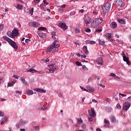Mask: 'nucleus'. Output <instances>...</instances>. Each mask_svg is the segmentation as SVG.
I'll list each match as a JSON object with an SVG mask.
<instances>
[{"mask_svg": "<svg viewBox=\"0 0 131 131\" xmlns=\"http://www.w3.org/2000/svg\"><path fill=\"white\" fill-rule=\"evenodd\" d=\"M21 80L23 83L25 84V85H28V83H27V82L26 81L25 78L24 77H20Z\"/></svg>", "mask_w": 131, "mask_h": 131, "instance_id": "4be33fe9", "label": "nucleus"}, {"mask_svg": "<svg viewBox=\"0 0 131 131\" xmlns=\"http://www.w3.org/2000/svg\"><path fill=\"white\" fill-rule=\"evenodd\" d=\"M96 43V41L94 40H91V45H95Z\"/></svg>", "mask_w": 131, "mask_h": 131, "instance_id": "6e6d98bb", "label": "nucleus"}, {"mask_svg": "<svg viewBox=\"0 0 131 131\" xmlns=\"http://www.w3.org/2000/svg\"><path fill=\"white\" fill-rule=\"evenodd\" d=\"M96 62L99 65H103L104 60H103V57H99L96 59Z\"/></svg>", "mask_w": 131, "mask_h": 131, "instance_id": "6e6552de", "label": "nucleus"}, {"mask_svg": "<svg viewBox=\"0 0 131 131\" xmlns=\"http://www.w3.org/2000/svg\"><path fill=\"white\" fill-rule=\"evenodd\" d=\"M106 36L107 37H108V38H109V39H110V38H111V33H107L106 34Z\"/></svg>", "mask_w": 131, "mask_h": 131, "instance_id": "c756f323", "label": "nucleus"}, {"mask_svg": "<svg viewBox=\"0 0 131 131\" xmlns=\"http://www.w3.org/2000/svg\"><path fill=\"white\" fill-rule=\"evenodd\" d=\"M76 65H77V66H80V65H81V64L80 63V62H79V61H76Z\"/></svg>", "mask_w": 131, "mask_h": 131, "instance_id": "864d4df0", "label": "nucleus"}, {"mask_svg": "<svg viewBox=\"0 0 131 131\" xmlns=\"http://www.w3.org/2000/svg\"><path fill=\"white\" fill-rule=\"evenodd\" d=\"M27 93L28 95H33V91L32 90H29L27 91Z\"/></svg>", "mask_w": 131, "mask_h": 131, "instance_id": "bb28decb", "label": "nucleus"}, {"mask_svg": "<svg viewBox=\"0 0 131 131\" xmlns=\"http://www.w3.org/2000/svg\"><path fill=\"white\" fill-rule=\"evenodd\" d=\"M39 2H40V0H34V3H35V5L39 4Z\"/></svg>", "mask_w": 131, "mask_h": 131, "instance_id": "4c0bfd02", "label": "nucleus"}, {"mask_svg": "<svg viewBox=\"0 0 131 131\" xmlns=\"http://www.w3.org/2000/svg\"><path fill=\"white\" fill-rule=\"evenodd\" d=\"M7 34L9 37H11L12 38H14V35H13V33H11L10 31L7 32Z\"/></svg>", "mask_w": 131, "mask_h": 131, "instance_id": "aec40b11", "label": "nucleus"}, {"mask_svg": "<svg viewBox=\"0 0 131 131\" xmlns=\"http://www.w3.org/2000/svg\"><path fill=\"white\" fill-rule=\"evenodd\" d=\"M12 77H14L15 78H16L17 79H19V76L17 75H14Z\"/></svg>", "mask_w": 131, "mask_h": 131, "instance_id": "09e8293b", "label": "nucleus"}, {"mask_svg": "<svg viewBox=\"0 0 131 131\" xmlns=\"http://www.w3.org/2000/svg\"><path fill=\"white\" fill-rule=\"evenodd\" d=\"M36 91L37 92H39V93H46V91H45V90H41V89H37L36 90Z\"/></svg>", "mask_w": 131, "mask_h": 131, "instance_id": "a878e982", "label": "nucleus"}, {"mask_svg": "<svg viewBox=\"0 0 131 131\" xmlns=\"http://www.w3.org/2000/svg\"><path fill=\"white\" fill-rule=\"evenodd\" d=\"M93 117H91L89 118V120L90 121V122H92L93 120H94V119L93 118Z\"/></svg>", "mask_w": 131, "mask_h": 131, "instance_id": "37998d69", "label": "nucleus"}, {"mask_svg": "<svg viewBox=\"0 0 131 131\" xmlns=\"http://www.w3.org/2000/svg\"><path fill=\"white\" fill-rule=\"evenodd\" d=\"M30 13L33 15V8H31V10L30 11Z\"/></svg>", "mask_w": 131, "mask_h": 131, "instance_id": "8fccbe9b", "label": "nucleus"}, {"mask_svg": "<svg viewBox=\"0 0 131 131\" xmlns=\"http://www.w3.org/2000/svg\"><path fill=\"white\" fill-rule=\"evenodd\" d=\"M116 3L119 7H124V2L121 0H117Z\"/></svg>", "mask_w": 131, "mask_h": 131, "instance_id": "1a4fd4ad", "label": "nucleus"}, {"mask_svg": "<svg viewBox=\"0 0 131 131\" xmlns=\"http://www.w3.org/2000/svg\"><path fill=\"white\" fill-rule=\"evenodd\" d=\"M92 101L93 103H98V101H97V100L92 99Z\"/></svg>", "mask_w": 131, "mask_h": 131, "instance_id": "bf43d9fd", "label": "nucleus"}, {"mask_svg": "<svg viewBox=\"0 0 131 131\" xmlns=\"http://www.w3.org/2000/svg\"><path fill=\"white\" fill-rule=\"evenodd\" d=\"M81 58H86V55H81Z\"/></svg>", "mask_w": 131, "mask_h": 131, "instance_id": "680f3d73", "label": "nucleus"}, {"mask_svg": "<svg viewBox=\"0 0 131 131\" xmlns=\"http://www.w3.org/2000/svg\"><path fill=\"white\" fill-rule=\"evenodd\" d=\"M43 3L45 4V5H48L49 3H48L47 2V0H43Z\"/></svg>", "mask_w": 131, "mask_h": 131, "instance_id": "4d7b16f0", "label": "nucleus"}, {"mask_svg": "<svg viewBox=\"0 0 131 131\" xmlns=\"http://www.w3.org/2000/svg\"><path fill=\"white\" fill-rule=\"evenodd\" d=\"M83 52L85 53V54L88 55V54H89V51L88 50V47L85 46L83 47Z\"/></svg>", "mask_w": 131, "mask_h": 131, "instance_id": "412c9836", "label": "nucleus"}, {"mask_svg": "<svg viewBox=\"0 0 131 131\" xmlns=\"http://www.w3.org/2000/svg\"><path fill=\"white\" fill-rule=\"evenodd\" d=\"M75 33H79L80 32V30L78 28L75 29Z\"/></svg>", "mask_w": 131, "mask_h": 131, "instance_id": "f704fd0d", "label": "nucleus"}, {"mask_svg": "<svg viewBox=\"0 0 131 131\" xmlns=\"http://www.w3.org/2000/svg\"><path fill=\"white\" fill-rule=\"evenodd\" d=\"M89 91H90V92H94V91H95V90L94 89V88H90L89 89Z\"/></svg>", "mask_w": 131, "mask_h": 131, "instance_id": "603ef678", "label": "nucleus"}, {"mask_svg": "<svg viewBox=\"0 0 131 131\" xmlns=\"http://www.w3.org/2000/svg\"><path fill=\"white\" fill-rule=\"evenodd\" d=\"M33 129H34V130H39V126H34L33 127Z\"/></svg>", "mask_w": 131, "mask_h": 131, "instance_id": "7c9ffc66", "label": "nucleus"}, {"mask_svg": "<svg viewBox=\"0 0 131 131\" xmlns=\"http://www.w3.org/2000/svg\"><path fill=\"white\" fill-rule=\"evenodd\" d=\"M111 119L112 122H113L114 123L116 122V118H115V117H114V116H112L111 117Z\"/></svg>", "mask_w": 131, "mask_h": 131, "instance_id": "5701e85b", "label": "nucleus"}, {"mask_svg": "<svg viewBox=\"0 0 131 131\" xmlns=\"http://www.w3.org/2000/svg\"><path fill=\"white\" fill-rule=\"evenodd\" d=\"M94 110V108H91V111H88V113L91 117H95L96 116V113Z\"/></svg>", "mask_w": 131, "mask_h": 131, "instance_id": "423d86ee", "label": "nucleus"}, {"mask_svg": "<svg viewBox=\"0 0 131 131\" xmlns=\"http://www.w3.org/2000/svg\"><path fill=\"white\" fill-rule=\"evenodd\" d=\"M102 31V29L101 28H98V29H96L95 32H101Z\"/></svg>", "mask_w": 131, "mask_h": 131, "instance_id": "72a5a7b5", "label": "nucleus"}, {"mask_svg": "<svg viewBox=\"0 0 131 131\" xmlns=\"http://www.w3.org/2000/svg\"><path fill=\"white\" fill-rule=\"evenodd\" d=\"M130 103L126 102H125L123 105V110L124 111H127L128 109H129V107H130Z\"/></svg>", "mask_w": 131, "mask_h": 131, "instance_id": "39448f33", "label": "nucleus"}, {"mask_svg": "<svg viewBox=\"0 0 131 131\" xmlns=\"http://www.w3.org/2000/svg\"><path fill=\"white\" fill-rule=\"evenodd\" d=\"M104 122L105 123L104 126H105V127H109L110 126V122L109 121L107 120V119H104Z\"/></svg>", "mask_w": 131, "mask_h": 131, "instance_id": "ddd939ff", "label": "nucleus"}, {"mask_svg": "<svg viewBox=\"0 0 131 131\" xmlns=\"http://www.w3.org/2000/svg\"><path fill=\"white\" fill-rule=\"evenodd\" d=\"M103 22V19L99 18H95L91 23L92 27H98L101 23Z\"/></svg>", "mask_w": 131, "mask_h": 131, "instance_id": "f03ea898", "label": "nucleus"}, {"mask_svg": "<svg viewBox=\"0 0 131 131\" xmlns=\"http://www.w3.org/2000/svg\"><path fill=\"white\" fill-rule=\"evenodd\" d=\"M30 41H31V40H30V39H26L25 40V42H26V43H29Z\"/></svg>", "mask_w": 131, "mask_h": 131, "instance_id": "ea45409f", "label": "nucleus"}, {"mask_svg": "<svg viewBox=\"0 0 131 131\" xmlns=\"http://www.w3.org/2000/svg\"><path fill=\"white\" fill-rule=\"evenodd\" d=\"M4 115L5 114L4 113V112H0V116L3 117Z\"/></svg>", "mask_w": 131, "mask_h": 131, "instance_id": "5fc2aeb1", "label": "nucleus"}, {"mask_svg": "<svg viewBox=\"0 0 131 131\" xmlns=\"http://www.w3.org/2000/svg\"><path fill=\"white\" fill-rule=\"evenodd\" d=\"M29 25L32 27H38V24L36 22L29 23Z\"/></svg>", "mask_w": 131, "mask_h": 131, "instance_id": "f8f14e48", "label": "nucleus"}, {"mask_svg": "<svg viewBox=\"0 0 131 131\" xmlns=\"http://www.w3.org/2000/svg\"><path fill=\"white\" fill-rule=\"evenodd\" d=\"M84 23L88 25V24H90L91 22H92V18L88 15H84Z\"/></svg>", "mask_w": 131, "mask_h": 131, "instance_id": "20e7f679", "label": "nucleus"}, {"mask_svg": "<svg viewBox=\"0 0 131 131\" xmlns=\"http://www.w3.org/2000/svg\"><path fill=\"white\" fill-rule=\"evenodd\" d=\"M4 29V24L0 25V30H3Z\"/></svg>", "mask_w": 131, "mask_h": 131, "instance_id": "c03bdc74", "label": "nucleus"}, {"mask_svg": "<svg viewBox=\"0 0 131 131\" xmlns=\"http://www.w3.org/2000/svg\"><path fill=\"white\" fill-rule=\"evenodd\" d=\"M111 8V4L107 3L102 7V12L104 14L108 13Z\"/></svg>", "mask_w": 131, "mask_h": 131, "instance_id": "7ed1b4c3", "label": "nucleus"}, {"mask_svg": "<svg viewBox=\"0 0 131 131\" xmlns=\"http://www.w3.org/2000/svg\"><path fill=\"white\" fill-rule=\"evenodd\" d=\"M123 61L126 62V63L127 64V65H129V63H130V62L129 61V60H128V58H127V57H126V56L124 55L123 56Z\"/></svg>", "mask_w": 131, "mask_h": 131, "instance_id": "4468645a", "label": "nucleus"}, {"mask_svg": "<svg viewBox=\"0 0 131 131\" xmlns=\"http://www.w3.org/2000/svg\"><path fill=\"white\" fill-rule=\"evenodd\" d=\"M111 26L112 28L115 29L117 28V24H116V23L113 21V23H111Z\"/></svg>", "mask_w": 131, "mask_h": 131, "instance_id": "dca6fc26", "label": "nucleus"}, {"mask_svg": "<svg viewBox=\"0 0 131 131\" xmlns=\"http://www.w3.org/2000/svg\"><path fill=\"white\" fill-rule=\"evenodd\" d=\"M12 34L13 35V37H15L17 36L18 34H19V31L17 30V29H14L12 31Z\"/></svg>", "mask_w": 131, "mask_h": 131, "instance_id": "9b49d317", "label": "nucleus"}, {"mask_svg": "<svg viewBox=\"0 0 131 131\" xmlns=\"http://www.w3.org/2000/svg\"><path fill=\"white\" fill-rule=\"evenodd\" d=\"M57 69H49V72L50 73H54L55 70H56Z\"/></svg>", "mask_w": 131, "mask_h": 131, "instance_id": "c85d7f7f", "label": "nucleus"}, {"mask_svg": "<svg viewBox=\"0 0 131 131\" xmlns=\"http://www.w3.org/2000/svg\"><path fill=\"white\" fill-rule=\"evenodd\" d=\"M118 22L120 24H125V20H124V18L118 19Z\"/></svg>", "mask_w": 131, "mask_h": 131, "instance_id": "2eb2a0df", "label": "nucleus"}, {"mask_svg": "<svg viewBox=\"0 0 131 131\" xmlns=\"http://www.w3.org/2000/svg\"><path fill=\"white\" fill-rule=\"evenodd\" d=\"M85 43L86 45H91V40H86V41H85Z\"/></svg>", "mask_w": 131, "mask_h": 131, "instance_id": "58836bf2", "label": "nucleus"}, {"mask_svg": "<svg viewBox=\"0 0 131 131\" xmlns=\"http://www.w3.org/2000/svg\"><path fill=\"white\" fill-rule=\"evenodd\" d=\"M51 35H52V36H56V32H51Z\"/></svg>", "mask_w": 131, "mask_h": 131, "instance_id": "49530a36", "label": "nucleus"}, {"mask_svg": "<svg viewBox=\"0 0 131 131\" xmlns=\"http://www.w3.org/2000/svg\"><path fill=\"white\" fill-rule=\"evenodd\" d=\"M16 93H17V94H22V92L20 91H16Z\"/></svg>", "mask_w": 131, "mask_h": 131, "instance_id": "69168bd1", "label": "nucleus"}, {"mask_svg": "<svg viewBox=\"0 0 131 131\" xmlns=\"http://www.w3.org/2000/svg\"><path fill=\"white\" fill-rule=\"evenodd\" d=\"M17 8H18L19 10H22V9H23V7L22 5H17Z\"/></svg>", "mask_w": 131, "mask_h": 131, "instance_id": "c9c22d12", "label": "nucleus"}, {"mask_svg": "<svg viewBox=\"0 0 131 131\" xmlns=\"http://www.w3.org/2000/svg\"><path fill=\"white\" fill-rule=\"evenodd\" d=\"M59 27H61L62 29L63 30H66L67 28H68V27L66 25V24L65 23H61L59 25Z\"/></svg>", "mask_w": 131, "mask_h": 131, "instance_id": "9d476101", "label": "nucleus"}, {"mask_svg": "<svg viewBox=\"0 0 131 131\" xmlns=\"http://www.w3.org/2000/svg\"><path fill=\"white\" fill-rule=\"evenodd\" d=\"M85 31L86 32H89V33H90V32H91V29H90V28H87V29H86L85 30Z\"/></svg>", "mask_w": 131, "mask_h": 131, "instance_id": "a18cd8bd", "label": "nucleus"}, {"mask_svg": "<svg viewBox=\"0 0 131 131\" xmlns=\"http://www.w3.org/2000/svg\"><path fill=\"white\" fill-rule=\"evenodd\" d=\"M44 107H41L40 108V110H42V111H45V110H47V109H48V107H45V106H43Z\"/></svg>", "mask_w": 131, "mask_h": 131, "instance_id": "a19ab883", "label": "nucleus"}, {"mask_svg": "<svg viewBox=\"0 0 131 131\" xmlns=\"http://www.w3.org/2000/svg\"><path fill=\"white\" fill-rule=\"evenodd\" d=\"M110 76H112V77H116V75L114 73H111L110 74Z\"/></svg>", "mask_w": 131, "mask_h": 131, "instance_id": "de8ad7c7", "label": "nucleus"}, {"mask_svg": "<svg viewBox=\"0 0 131 131\" xmlns=\"http://www.w3.org/2000/svg\"><path fill=\"white\" fill-rule=\"evenodd\" d=\"M28 72H31L32 73H35L36 72H38V71H36L35 69H30L28 71Z\"/></svg>", "mask_w": 131, "mask_h": 131, "instance_id": "393cba45", "label": "nucleus"}, {"mask_svg": "<svg viewBox=\"0 0 131 131\" xmlns=\"http://www.w3.org/2000/svg\"><path fill=\"white\" fill-rule=\"evenodd\" d=\"M20 131H25V129H24V128H21V129H20Z\"/></svg>", "mask_w": 131, "mask_h": 131, "instance_id": "774afa93", "label": "nucleus"}, {"mask_svg": "<svg viewBox=\"0 0 131 131\" xmlns=\"http://www.w3.org/2000/svg\"><path fill=\"white\" fill-rule=\"evenodd\" d=\"M38 30H47V28L45 27H40L38 28Z\"/></svg>", "mask_w": 131, "mask_h": 131, "instance_id": "cd10ccee", "label": "nucleus"}, {"mask_svg": "<svg viewBox=\"0 0 131 131\" xmlns=\"http://www.w3.org/2000/svg\"><path fill=\"white\" fill-rule=\"evenodd\" d=\"M99 43L101 45L103 46V45H105V40L103 39H99L98 40Z\"/></svg>", "mask_w": 131, "mask_h": 131, "instance_id": "b1692460", "label": "nucleus"}, {"mask_svg": "<svg viewBox=\"0 0 131 131\" xmlns=\"http://www.w3.org/2000/svg\"><path fill=\"white\" fill-rule=\"evenodd\" d=\"M17 80H13L11 82L8 83L7 86H13L16 82Z\"/></svg>", "mask_w": 131, "mask_h": 131, "instance_id": "f3484780", "label": "nucleus"}, {"mask_svg": "<svg viewBox=\"0 0 131 131\" xmlns=\"http://www.w3.org/2000/svg\"><path fill=\"white\" fill-rule=\"evenodd\" d=\"M80 89H81V90H82L83 91H85V92H88V91L86 89H85V88H84L83 87L80 86Z\"/></svg>", "mask_w": 131, "mask_h": 131, "instance_id": "3c124183", "label": "nucleus"}, {"mask_svg": "<svg viewBox=\"0 0 131 131\" xmlns=\"http://www.w3.org/2000/svg\"><path fill=\"white\" fill-rule=\"evenodd\" d=\"M127 100L128 101H131V96L128 97Z\"/></svg>", "mask_w": 131, "mask_h": 131, "instance_id": "338daca9", "label": "nucleus"}, {"mask_svg": "<svg viewBox=\"0 0 131 131\" xmlns=\"http://www.w3.org/2000/svg\"><path fill=\"white\" fill-rule=\"evenodd\" d=\"M3 38L4 39H5V40H6L7 41H8L9 43H10L12 40V39H10V38H8V36H3Z\"/></svg>", "mask_w": 131, "mask_h": 131, "instance_id": "a211bd4d", "label": "nucleus"}, {"mask_svg": "<svg viewBox=\"0 0 131 131\" xmlns=\"http://www.w3.org/2000/svg\"><path fill=\"white\" fill-rule=\"evenodd\" d=\"M2 120L6 122V121H8V118L7 117H4L2 119Z\"/></svg>", "mask_w": 131, "mask_h": 131, "instance_id": "473e14b6", "label": "nucleus"}, {"mask_svg": "<svg viewBox=\"0 0 131 131\" xmlns=\"http://www.w3.org/2000/svg\"><path fill=\"white\" fill-rule=\"evenodd\" d=\"M120 96H122V97H126V95L124 94H120Z\"/></svg>", "mask_w": 131, "mask_h": 131, "instance_id": "0e129e2a", "label": "nucleus"}, {"mask_svg": "<svg viewBox=\"0 0 131 131\" xmlns=\"http://www.w3.org/2000/svg\"><path fill=\"white\" fill-rule=\"evenodd\" d=\"M78 123L79 124H80L81 123H82V120L81 119V118L78 119Z\"/></svg>", "mask_w": 131, "mask_h": 131, "instance_id": "e433bc0d", "label": "nucleus"}, {"mask_svg": "<svg viewBox=\"0 0 131 131\" xmlns=\"http://www.w3.org/2000/svg\"><path fill=\"white\" fill-rule=\"evenodd\" d=\"M50 69H57V67L56 66L55 64H51L49 66H48Z\"/></svg>", "mask_w": 131, "mask_h": 131, "instance_id": "6ab92c4d", "label": "nucleus"}, {"mask_svg": "<svg viewBox=\"0 0 131 131\" xmlns=\"http://www.w3.org/2000/svg\"><path fill=\"white\" fill-rule=\"evenodd\" d=\"M48 62H50V59L49 58H47L46 60H45V63H48Z\"/></svg>", "mask_w": 131, "mask_h": 131, "instance_id": "13d9d810", "label": "nucleus"}, {"mask_svg": "<svg viewBox=\"0 0 131 131\" xmlns=\"http://www.w3.org/2000/svg\"><path fill=\"white\" fill-rule=\"evenodd\" d=\"M57 41H58L57 40H55L53 42L52 45H51L48 48V52H52V51L54 50L53 53H57V52L59 51L58 48L60 47V44H57Z\"/></svg>", "mask_w": 131, "mask_h": 131, "instance_id": "f257e3e1", "label": "nucleus"}, {"mask_svg": "<svg viewBox=\"0 0 131 131\" xmlns=\"http://www.w3.org/2000/svg\"><path fill=\"white\" fill-rule=\"evenodd\" d=\"M117 109H121V105L120 104H118L116 105Z\"/></svg>", "mask_w": 131, "mask_h": 131, "instance_id": "79ce46f5", "label": "nucleus"}, {"mask_svg": "<svg viewBox=\"0 0 131 131\" xmlns=\"http://www.w3.org/2000/svg\"><path fill=\"white\" fill-rule=\"evenodd\" d=\"M91 81H93V79L91 78H90L88 79V82H91Z\"/></svg>", "mask_w": 131, "mask_h": 131, "instance_id": "e2e57ef3", "label": "nucleus"}, {"mask_svg": "<svg viewBox=\"0 0 131 131\" xmlns=\"http://www.w3.org/2000/svg\"><path fill=\"white\" fill-rule=\"evenodd\" d=\"M57 36H52V38H53V39H57Z\"/></svg>", "mask_w": 131, "mask_h": 131, "instance_id": "052dcab7", "label": "nucleus"}, {"mask_svg": "<svg viewBox=\"0 0 131 131\" xmlns=\"http://www.w3.org/2000/svg\"><path fill=\"white\" fill-rule=\"evenodd\" d=\"M9 44L10 46H11V47H12V48H13V49H14V50L18 49V45H17V43H16L15 41H13V40L11 41Z\"/></svg>", "mask_w": 131, "mask_h": 131, "instance_id": "0eeeda50", "label": "nucleus"}, {"mask_svg": "<svg viewBox=\"0 0 131 131\" xmlns=\"http://www.w3.org/2000/svg\"><path fill=\"white\" fill-rule=\"evenodd\" d=\"M38 36L40 37H44L45 36V34L43 33H38Z\"/></svg>", "mask_w": 131, "mask_h": 131, "instance_id": "2f4dec72", "label": "nucleus"}]
</instances>
